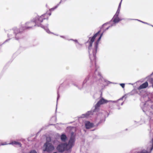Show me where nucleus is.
I'll return each mask as SVG.
<instances>
[{
    "label": "nucleus",
    "mask_w": 153,
    "mask_h": 153,
    "mask_svg": "<svg viewBox=\"0 0 153 153\" xmlns=\"http://www.w3.org/2000/svg\"><path fill=\"white\" fill-rule=\"evenodd\" d=\"M107 25L106 24L103 25L100 30L96 33L92 37H90L89 38V45L88 49H90V48L92 47L93 43L95 39L97 37H98V39L94 43V49L93 50V54L90 55V58L91 62L92 63L94 62L95 65H96V56L98 44L104 32L108 30L110 27V26L107 27Z\"/></svg>",
    "instance_id": "1"
},
{
    "label": "nucleus",
    "mask_w": 153,
    "mask_h": 153,
    "mask_svg": "<svg viewBox=\"0 0 153 153\" xmlns=\"http://www.w3.org/2000/svg\"><path fill=\"white\" fill-rule=\"evenodd\" d=\"M75 142V136L74 135L73 133H72L68 143H64L66 151L71 152L72 148L74 145Z\"/></svg>",
    "instance_id": "2"
},
{
    "label": "nucleus",
    "mask_w": 153,
    "mask_h": 153,
    "mask_svg": "<svg viewBox=\"0 0 153 153\" xmlns=\"http://www.w3.org/2000/svg\"><path fill=\"white\" fill-rule=\"evenodd\" d=\"M55 149L53 145L51 143L47 141L44 145L43 151L48 152H51L53 151Z\"/></svg>",
    "instance_id": "3"
},
{
    "label": "nucleus",
    "mask_w": 153,
    "mask_h": 153,
    "mask_svg": "<svg viewBox=\"0 0 153 153\" xmlns=\"http://www.w3.org/2000/svg\"><path fill=\"white\" fill-rule=\"evenodd\" d=\"M48 14H45L42 15L40 16L37 17L35 21L36 25L38 26H40L41 25V23H42L43 20L44 19H48Z\"/></svg>",
    "instance_id": "4"
},
{
    "label": "nucleus",
    "mask_w": 153,
    "mask_h": 153,
    "mask_svg": "<svg viewBox=\"0 0 153 153\" xmlns=\"http://www.w3.org/2000/svg\"><path fill=\"white\" fill-rule=\"evenodd\" d=\"M109 101L105 100L103 98H102L95 105V109H97L99 107H100V105L104 104L108 102Z\"/></svg>",
    "instance_id": "5"
},
{
    "label": "nucleus",
    "mask_w": 153,
    "mask_h": 153,
    "mask_svg": "<svg viewBox=\"0 0 153 153\" xmlns=\"http://www.w3.org/2000/svg\"><path fill=\"white\" fill-rule=\"evenodd\" d=\"M57 149L60 152H62L66 151L64 143L59 145L57 147Z\"/></svg>",
    "instance_id": "6"
},
{
    "label": "nucleus",
    "mask_w": 153,
    "mask_h": 153,
    "mask_svg": "<svg viewBox=\"0 0 153 153\" xmlns=\"http://www.w3.org/2000/svg\"><path fill=\"white\" fill-rule=\"evenodd\" d=\"M148 86V83L147 81L146 82L140 85L137 88L138 90H140L142 89L145 88Z\"/></svg>",
    "instance_id": "7"
},
{
    "label": "nucleus",
    "mask_w": 153,
    "mask_h": 153,
    "mask_svg": "<svg viewBox=\"0 0 153 153\" xmlns=\"http://www.w3.org/2000/svg\"><path fill=\"white\" fill-rule=\"evenodd\" d=\"M94 126L93 123H90L89 121L86 122L85 123V127L87 129H90Z\"/></svg>",
    "instance_id": "8"
},
{
    "label": "nucleus",
    "mask_w": 153,
    "mask_h": 153,
    "mask_svg": "<svg viewBox=\"0 0 153 153\" xmlns=\"http://www.w3.org/2000/svg\"><path fill=\"white\" fill-rule=\"evenodd\" d=\"M32 23H34V22H30L26 23L25 24V26L23 27V29L24 30L31 28L33 26L32 24Z\"/></svg>",
    "instance_id": "9"
},
{
    "label": "nucleus",
    "mask_w": 153,
    "mask_h": 153,
    "mask_svg": "<svg viewBox=\"0 0 153 153\" xmlns=\"http://www.w3.org/2000/svg\"><path fill=\"white\" fill-rule=\"evenodd\" d=\"M147 78V81L152 84V87L153 88V72L149 76H148Z\"/></svg>",
    "instance_id": "10"
},
{
    "label": "nucleus",
    "mask_w": 153,
    "mask_h": 153,
    "mask_svg": "<svg viewBox=\"0 0 153 153\" xmlns=\"http://www.w3.org/2000/svg\"><path fill=\"white\" fill-rule=\"evenodd\" d=\"M122 20V19H120L117 17L114 16L113 18V21L114 23H117Z\"/></svg>",
    "instance_id": "11"
},
{
    "label": "nucleus",
    "mask_w": 153,
    "mask_h": 153,
    "mask_svg": "<svg viewBox=\"0 0 153 153\" xmlns=\"http://www.w3.org/2000/svg\"><path fill=\"white\" fill-rule=\"evenodd\" d=\"M61 140L63 142H65L67 139V137L65 134H62L60 137Z\"/></svg>",
    "instance_id": "12"
},
{
    "label": "nucleus",
    "mask_w": 153,
    "mask_h": 153,
    "mask_svg": "<svg viewBox=\"0 0 153 153\" xmlns=\"http://www.w3.org/2000/svg\"><path fill=\"white\" fill-rule=\"evenodd\" d=\"M9 144L18 145L20 147H21V145H22L21 144V143H20L17 142H16V141L13 142H12V143H9Z\"/></svg>",
    "instance_id": "13"
},
{
    "label": "nucleus",
    "mask_w": 153,
    "mask_h": 153,
    "mask_svg": "<svg viewBox=\"0 0 153 153\" xmlns=\"http://www.w3.org/2000/svg\"><path fill=\"white\" fill-rule=\"evenodd\" d=\"M151 152H149L146 150H143L140 152H137V153H151Z\"/></svg>",
    "instance_id": "14"
},
{
    "label": "nucleus",
    "mask_w": 153,
    "mask_h": 153,
    "mask_svg": "<svg viewBox=\"0 0 153 153\" xmlns=\"http://www.w3.org/2000/svg\"><path fill=\"white\" fill-rule=\"evenodd\" d=\"M150 143L152 144V146L150 149L151 151L153 149V138L152 139Z\"/></svg>",
    "instance_id": "15"
},
{
    "label": "nucleus",
    "mask_w": 153,
    "mask_h": 153,
    "mask_svg": "<svg viewBox=\"0 0 153 153\" xmlns=\"http://www.w3.org/2000/svg\"><path fill=\"white\" fill-rule=\"evenodd\" d=\"M29 153H37V152L35 150H31L30 152Z\"/></svg>",
    "instance_id": "16"
},
{
    "label": "nucleus",
    "mask_w": 153,
    "mask_h": 153,
    "mask_svg": "<svg viewBox=\"0 0 153 153\" xmlns=\"http://www.w3.org/2000/svg\"><path fill=\"white\" fill-rule=\"evenodd\" d=\"M120 85L123 88H124L125 87V84L123 83H122L120 84Z\"/></svg>",
    "instance_id": "17"
},
{
    "label": "nucleus",
    "mask_w": 153,
    "mask_h": 153,
    "mask_svg": "<svg viewBox=\"0 0 153 153\" xmlns=\"http://www.w3.org/2000/svg\"><path fill=\"white\" fill-rule=\"evenodd\" d=\"M119 14V13H118L117 12H116V13L115 14V15L114 16H115L116 17H118V16Z\"/></svg>",
    "instance_id": "18"
},
{
    "label": "nucleus",
    "mask_w": 153,
    "mask_h": 153,
    "mask_svg": "<svg viewBox=\"0 0 153 153\" xmlns=\"http://www.w3.org/2000/svg\"><path fill=\"white\" fill-rule=\"evenodd\" d=\"M8 144L6 143V142L3 143H1V145H4L7 144Z\"/></svg>",
    "instance_id": "19"
},
{
    "label": "nucleus",
    "mask_w": 153,
    "mask_h": 153,
    "mask_svg": "<svg viewBox=\"0 0 153 153\" xmlns=\"http://www.w3.org/2000/svg\"><path fill=\"white\" fill-rule=\"evenodd\" d=\"M45 14H48V17L51 16V13H46Z\"/></svg>",
    "instance_id": "20"
},
{
    "label": "nucleus",
    "mask_w": 153,
    "mask_h": 153,
    "mask_svg": "<svg viewBox=\"0 0 153 153\" xmlns=\"http://www.w3.org/2000/svg\"><path fill=\"white\" fill-rule=\"evenodd\" d=\"M120 9L119 8H118V9H117V12L118 13H119V12H120Z\"/></svg>",
    "instance_id": "21"
},
{
    "label": "nucleus",
    "mask_w": 153,
    "mask_h": 153,
    "mask_svg": "<svg viewBox=\"0 0 153 153\" xmlns=\"http://www.w3.org/2000/svg\"><path fill=\"white\" fill-rule=\"evenodd\" d=\"M121 4V2H120V4H119V6L118 8L120 9V7Z\"/></svg>",
    "instance_id": "22"
},
{
    "label": "nucleus",
    "mask_w": 153,
    "mask_h": 153,
    "mask_svg": "<svg viewBox=\"0 0 153 153\" xmlns=\"http://www.w3.org/2000/svg\"><path fill=\"white\" fill-rule=\"evenodd\" d=\"M49 140L50 141H51V138H49Z\"/></svg>",
    "instance_id": "23"
},
{
    "label": "nucleus",
    "mask_w": 153,
    "mask_h": 153,
    "mask_svg": "<svg viewBox=\"0 0 153 153\" xmlns=\"http://www.w3.org/2000/svg\"><path fill=\"white\" fill-rule=\"evenodd\" d=\"M53 153H57V152H54Z\"/></svg>",
    "instance_id": "24"
}]
</instances>
